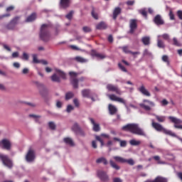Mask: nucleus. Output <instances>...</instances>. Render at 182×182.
Instances as JSON below:
<instances>
[{
	"instance_id": "nucleus-3",
	"label": "nucleus",
	"mask_w": 182,
	"mask_h": 182,
	"mask_svg": "<svg viewBox=\"0 0 182 182\" xmlns=\"http://www.w3.org/2000/svg\"><path fill=\"white\" fill-rule=\"evenodd\" d=\"M69 75L70 76V84L73 85L74 89L78 88L79 82H83L86 79L85 77H81L80 78L77 79L76 77L79 75V73L75 72H70Z\"/></svg>"
},
{
	"instance_id": "nucleus-12",
	"label": "nucleus",
	"mask_w": 182,
	"mask_h": 182,
	"mask_svg": "<svg viewBox=\"0 0 182 182\" xmlns=\"http://www.w3.org/2000/svg\"><path fill=\"white\" fill-rule=\"evenodd\" d=\"M168 119L171 121V122L174 123V127L176 129H182V125H178L182 124V120L173 117H169Z\"/></svg>"
},
{
	"instance_id": "nucleus-2",
	"label": "nucleus",
	"mask_w": 182,
	"mask_h": 182,
	"mask_svg": "<svg viewBox=\"0 0 182 182\" xmlns=\"http://www.w3.org/2000/svg\"><path fill=\"white\" fill-rule=\"evenodd\" d=\"M50 27L48 24H43L40 30V38L45 42L50 40V32L49 28Z\"/></svg>"
},
{
	"instance_id": "nucleus-30",
	"label": "nucleus",
	"mask_w": 182,
	"mask_h": 182,
	"mask_svg": "<svg viewBox=\"0 0 182 182\" xmlns=\"http://www.w3.org/2000/svg\"><path fill=\"white\" fill-rule=\"evenodd\" d=\"M74 60L75 61H77V63H86L87 60L82 57L80 56H77L74 58Z\"/></svg>"
},
{
	"instance_id": "nucleus-17",
	"label": "nucleus",
	"mask_w": 182,
	"mask_h": 182,
	"mask_svg": "<svg viewBox=\"0 0 182 182\" xmlns=\"http://www.w3.org/2000/svg\"><path fill=\"white\" fill-rule=\"evenodd\" d=\"M97 175L102 181L107 182L109 181V177L105 172L100 171H98Z\"/></svg>"
},
{
	"instance_id": "nucleus-53",
	"label": "nucleus",
	"mask_w": 182,
	"mask_h": 182,
	"mask_svg": "<svg viewBox=\"0 0 182 182\" xmlns=\"http://www.w3.org/2000/svg\"><path fill=\"white\" fill-rule=\"evenodd\" d=\"M118 66H119V69H120L122 71H123V72H124V73H127V69H126L121 63H119V64H118Z\"/></svg>"
},
{
	"instance_id": "nucleus-21",
	"label": "nucleus",
	"mask_w": 182,
	"mask_h": 182,
	"mask_svg": "<svg viewBox=\"0 0 182 182\" xmlns=\"http://www.w3.org/2000/svg\"><path fill=\"white\" fill-rule=\"evenodd\" d=\"M91 55L92 57H96L97 58H99V59H104V58H105V55L98 53L95 50H91Z\"/></svg>"
},
{
	"instance_id": "nucleus-18",
	"label": "nucleus",
	"mask_w": 182,
	"mask_h": 182,
	"mask_svg": "<svg viewBox=\"0 0 182 182\" xmlns=\"http://www.w3.org/2000/svg\"><path fill=\"white\" fill-rule=\"evenodd\" d=\"M154 22L157 25V26H162L164 24V21L162 19L161 16L160 15H157L155 16L154 18Z\"/></svg>"
},
{
	"instance_id": "nucleus-14",
	"label": "nucleus",
	"mask_w": 182,
	"mask_h": 182,
	"mask_svg": "<svg viewBox=\"0 0 182 182\" xmlns=\"http://www.w3.org/2000/svg\"><path fill=\"white\" fill-rule=\"evenodd\" d=\"M36 84L38 85V86L40 87L39 88V91H40V94L41 95L42 97H46V95H48V88H46V87H45V85H43V84L36 82Z\"/></svg>"
},
{
	"instance_id": "nucleus-9",
	"label": "nucleus",
	"mask_w": 182,
	"mask_h": 182,
	"mask_svg": "<svg viewBox=\"0 0 182 182\" xmlns=\"http://www.w3.org/2000/svg\"><path fill=\"white\" fill-rule=\"evenodd\" d=\"M0 147H1L3 149L9 151L12 147V144H11V141H9V140L4 139L0 141Z\"/></svg>"
},
{
	"instance_id": "nucleus-5",
	"label": "nucleus",
	"mask_w": 182,
	"mask_h": 182,
	"mask_svg": "<svg viewBox=\"0 0 182 182\" xmlns=\"http://www.w3.org/2000/svg\"><path fill=\"white\" fill-rule=\"evenodd\" d=\"M152 127L158 132L163 131L165 134L171 135L172 136H176V134L171 131L165 129L160 124L152 122Z\"/></svg>"
},
{
	"instance_id": "nucleus-32",
	"label": "nucleus",
	"mask_w": 182,
	"mask_h": 182,
	"mask_svg": "<svg viewBox=\"0 0 182 182\" xmlns=\"http://www.w3.org/2000/svg\"><path fill=\"white\" fill-rule=\"evenodd\" d=\"M172 45L176 47H181V43L177 40L176 38H173L172 41Z\"/></svg>"
},
{
	"instance_id": "nucleus-31",
	"label": "nucleus",
	"mask_w": 182,
	"mask_h": 182,
	"mask_svg": "<svg viewBox=\"0 0 182 182\" xmlns=\"http://www.w3.org/2000/svg\"><path fill=\"white\" fill-rule=\"evenodd\" d=\"M113 159L118 163H125L126 159L120 156H114Z\"/></svg>"
},
{
	"instance_id": "nucleus-28",
	"label": "nucleus",
	"mask_w": 182,
	"mask_h": 182,
	"mask_svg": "<svg viewBox=\"0 0 182 182\" xmlns=\"http://www.w3.org/2000/svg\"><path fill=\"white\" fill-rule=\"evenodd\" d=\"M82 95L84 97H89L90 95V90L88 89H85L82 90Z\"/></svg>"
},
{
	"instance_id": "nucleus-55",
	"label": "nucleus",
	"mask_w": 182,
	"mask_h": 182,
	"mask_svg": "<svg viewBox=\"0 0 182 182\" xmlns=\"http://www.w3.org/2000/svg\"><path fill=\"white\" fill-rule=\"evenodd\" d=\"M29 117L36 119V122H39V121L38 120V118H41V117H39V116H38V115H35V114H30Z\"/></svg>"
},
{
	"instance_id": "nucleus-38",
	"label": "nucleus",
	"mask_w": 182,
	"mask_h": 182,
	"mask_svg": "<svg viewBox=\"0 0 182 182\" xmlns=\"http://www.w3.org/2000/svg\"><path fill=\"white\" fill-rule=\"evenodd\" d=\"M55 72H56V73H57L58 75H59L60 77H62L63 79H65V78H66L65 74L63 72H62L61 70H55Z\"/></svg>"
},
{
	"instance_id": "nucleus-16",
	"label": "nucleus",
	"mask_w": 182,
	"mask_h": 182,
	"mask_svg": "<svg viewBox=\"0 0 182 182\" xmlns=\"http://www.w3.org/2000/svg\"><path fill=\"white\" fill-rule=\"evenodd\" d=\"M70 6V0H60V7L63 9H66Z\"/></svg>"
},
{
	"instance_id": "nucleus-27",
	"label": "nucleus",
	"mask_w": 182,
	"mask_h": 182,
	"mask_svg": "<svg viewBox=\"0 0 182 182\" xmlns=\"http://www.w3.org/2000/svg\"><path fill=\"white\" fill-rule=\"evenodd\" d=\"M141 42L144 46H149L150 45V38L149 36H144L141 39Z\"/></svg>"
},
{
	"instance_id": "nucleus-57",
	"label": "nucleus",
	"mask_w": 182,
	"mask_h": 182,
	"mask_svg": "<svg viewBox=\"0 0 182 182\" xmlns=\"http://www.w3.org/2000/svg\"><path fill=\"white\" fill-rule=\"evenodd\" d=\"M125 163H128L129 164H130L132 166H133L134 164V161L132 159H129V160L126 159Z\"/></svg>"
},
{
	"instance_id": "nucleus-34",
	"label": "nucleus",
	"mask_w": 182,
	"mask_h": 182,
	"mask_svg": "<svg viewBox=\"0 0 182 182\" xmlns=\"http://www.w3.org/2000/svg\"><path fill=\"white\" fill-rule=\"evenodd\" d=\"M51 80L55 82H60V79L56 74H54L51 76Z\"/></svg>"
},
{
	"instance_id": "nucleus-23",
	"label": "nucleus",
	"mask_w": 182,
	"mask_h": 182,
	"mask_svg": "<svg viewBox=\"0 0 182 182\" xmlns=\"http://www.w3.org/2000/svg\"><path fill=\"white\" fill-rule=\"evenodd\" d=\"M101 137L109 138V136L107 134H102L100 136H97V135L95 136L96 140H97L98 141L100 142L101 146H104V141L101 139Z\"/></svg>"
},
{
	"instance_id": "nucleus-41",
	"label": "nucleus",
	"mask_w": 182,
	"mask_h": 182,
	"mask_svg": "<svg viewBox=\"0 0 182 182\" xmlns=\"http://www.w3.org/2000/svg\"><path fill=\"white\" fill-rule=\"evenodd\" d=\"M74 96V94L72 92H67L65 94V100H69L71 98H73Z\"/></svg>"
},
{
	"instance_id": "nucleus-63",
	"label": "nucleus",
	"mask_w": 182,
	"mask_h": 182,
	"mask_svg": "<svg viewBox=\"0 0 182 182\" xmlns=\"http://www.w3.org/2000/svg\"><path fill=\"white\" fill-rule=\"evenodd\" d=\"M168 104V102L166 100H163L162 101H161V105H163V106H166V105H167Z\"/></svg>"
},
{
	"instance_id": "nucleus-6",
	"label": "nucleus",
	"mask_w": 182,
	"mask_h": 182,
	"mask_svg": "<svg viewBox=\"0 0 182 182\" xmlns=\"http://www.w3.org/2000/svg\"><path fill=\"white\" fill-rule=\"evenodd\" d=\"M106 88H107V91L109 92H114L118 95H121L122 94V91L120 90V89L118 87L117 85H114L112 84H108L106 86Z\"/></svg>"
},
{
	"instance_id": "nucleus-11",
	"label": "nucleus",
	"mask_w": 182,
	"mask_h": 182,
	"mask_svg": "<svg viewBox=\"0 0 182 182\" xmlns=\"http://www.w3.org/2000/svg\"><path fill=\"white\" fill-rule=\"evenodd\" d=\"M72 130L76 134L81 136H85V132L79 127L77 123H75L72 127Z\"/></svg>"
},
{
	"instance_id": "nucleus-59",
	"label": "nucleus",
	"mask_w": 182,
	"mask_h": 182,
	"mask_svg": "<svg viewBox=\"0 0 182 182\" xmlns=\"http://www.w3.org/2000/svg\"><path fill=\"white\" fill-rule=\"evenodd\" d=\"M73 103L75 105V107H79L80 103H79V101H78L77 99H74L73 100Z\"/></svg>"
},
{
	"instance_id": "nucleus-7",
	"label": "nucleus",
	"mask_w": 182,
	"mask_h": 182,
	"mask_svg": "<svg viewBox=\"0 0 182 182\" xmlns=\"http://www.w3.org/2000/svg\"><path fill=\"white\" fill-rule=\"evenodd\" d=\"M36 158L35 155V150H33L32 148H30L26 155V160L27 162H33L35 161V159Z\"/></svg>"
},
{
	"instance_id": "nucleus-13",
	"label": "nucleus",
	"mask_w": 182,
	"mask_h": 182,
	"mask_svg": "<svg viewBox=\"0 0 182 182\" xmlns=\"http://www.w3.org/2000/svg\"><path fill=\"white\" fill-rule=\"evenodd\" d=\"M129 33L133 34L137 28V21L136 19H131L129 21Z\"/></svg>"
},
{
	"instance_id": "nucleus-35",
	"label": "nucleus",
	"mask_w": 182,
	"mask_h": 182,
	"mask_svg": "<svg viewBox=\"0 0 182 182\" xmlns=\"http://www.w3.org/2000/svg\"><path fill=\"white\" fill-rule=\"evenodd\" d=\"M15 25L12 21H10V23L6 26V28L7 30H14L15 29Z\"/></svg>"
},
{
	"instance_id": "nucleus-40",
	"label": "nucleus",
	"mask_w": 182,
	"mask_h": 182,
	"mask_svg": "<svg viewBox=\"0 0 182 182\" xmlns=\"http://www.w3.org/2000/svg\"><path fill=\"white\" fill-rule=\"evenodd\" d=\"M129 144L132 145V146H139L140 144H141V141H136L135 139H132L129 141Z\"/></svg>"
},
{
	"instance_id": "nucleus-51",
	"label": "nucleus",
	"mask_w": 182,
	"mask_h": 182,
	"mask_svg": "<svg viewBox=\"0 0 182 182\" xmlns=\"http://www.w3.org/2000/svg\"><path fill=\"white\" fill-rule=\"evenodd\" d=\"M82 31L85 32V33H90L91 32V28L90 27H87V26H84L82 28Z\"/></svg>"
},
{
	"instance_id": "nucleus-20",
	"label": "nucleus",
	"mask_w": 182,
	"mask_h": 182,
	"mask_svg": "<svg viewBox=\"0 0 182 182\" xmlns=\"http://www.w3.org/2000/svg\"><path fill=\"white\" fill-rule=\"evenodd\" d=\"M89 119H90L91 124L93 125V127H92L93 131L95 132H100V124H96L95 122V120L92 118H90Z\"/></svg>"
},
{
	"instance_id": "nucleus-26",
	"label": "nucleus",
	"mask_w": 182,
	"mask_h": 182,
	"mask_svg": "<svg viewBox=\"0 0 182 182\" xmlns=\"http://www.w3.org/2000/svg\"><path fill=\"white\" fill-rule=\"evenodd\" d=\"M63 141L68 144V145H70L71 146H73L75 145L73 139L70 137H65L63 139Z\"/></svg>"
},
{
	"instance_id": "nucleus-15",
	"label": "nucleus",
	"mask_w": 182,
	"mask_h": 182,
	"mask_svg": "<svg viewBox=\"0 0 182 182\" xmlns=\"http://www.w3.org/2000/svg\"><path fill=\"white\" fill-rule=\"evenodd\" d=\"M138 90L144 96L146 97H151V93L146 89L144 85H141V87L138 88Z\"/></svg>"
},
{
	"instance_id": "nucleus-25",
	"label": "nucleus",
	"mask_w": 182,
	"mask_h": 182,
	"mask_svg": "<svg viewBox=\"0 0 182 182\" xmlns=\"http://www.w3.org/2000/svg\"><path fill=\"white\" fill-rule=\"evenodd\" d=\"M107 28V24H106L105 22H103V21L100 22V23H98V24L96 26V28H97V30H105V29H106Z\"/></svg>"
},
{
	"instance_id": "nucleus-36",
	"label": "nucleus",
	"mask_w": 182,
	"mask_h": 182,
	"mask_svg": "<svg viewBox=\"0 0 182 182\" xmlns=\"http://www.w3.org/2000/svg\"><path fill=\"white\" fill-rule=\"evenodd\" d=\"M109 164H110V166L113 168H114L116 170H119L120 169V167L117 164H116V163H114L112 160L109 161Z\"/></svg>"
},
{
	"instance_id": "nucleus-33",
	"label": "nucleus",
	"mask_w": 182,
	"mask_h": 182,
	"mask_svg": "<svg viewBox=\"0 0 182 182\" xmlns=\"http://www.w3.org/2000/svg\"><path fill=\"white\" fill-rule=\"evenodd\" d=\"M97 164L103 163L105 165L107 164V161L105 158L101 157L96 160Z\"/></svg>"
},
{
	"instance_id": "nucleus-22",
	"label": "nucleus",
	"mask_w": 182,
	"mask_h": 182,
	"mask_svg": "<svg viewBox=\"0 0 182 182\" xmlns=\"http://www.w3.org/2000/svg\"><path fill=\"white\" fill-rule=\"evenodd\" d=\"M109 112L111 115H114L117 113V109L114 105L109 104L108 106Z\"/></svg>"
},
{
	"instance_id": "nucleus-48",
	"label": "nucleus",
	"mask_w": 182,
	"mask_h": 182,
	"mask_svg": "<svg viewBox=\"0 0 182 182\" xmlns=\"http://www.w3.org/2000/svg\"><path fill=\"white\" fill-rule=\"evenodd\" d=\"M139 14H141L144 18H147V12L145 9L140 10Z\"/></svg>"
},
{
	"instance_id": "nucleus-43",
	"label": "nucleus",
	"mask_w": 182,
	"mask_h": 182,
	"mask_svg": "<svg viewBox=\"0 0 182 182\" xmlns=\"http://www.w3.org/2000/svg\"><path fill=\"white\" fill-rule=\"evenodd\" d=\"M155 117H156V119H157V121L159 122H164L166 120V117L164 116L156 115Z\"/></svg>"
},
{
	"instance_id": "nucleus-46",
	"label": "nucleus",
	"mask_w": 182,
	"mask_h": 182,
	"mask_svg": "<svg viewBox=\"0 0 182 182\" xmlns=\"http://www.w3.org/2000/svg\"><path fill=\"white\" fill-rule=\"evenodd\" d=\"M161 37L164 40L167 41L168 43H171L170 36L168 34L165 33V34L162 35Z\"/></svg>"
},
{
	"instance_id": "nucleus-19",
	"label": "nucleus",
	"mask_w": 182,
	"mask_h": 182,
	"mask_svg": "<svg viewBox=\"0 0 182 182\" xmlns=\"http://www.w3.org/2000/svg\"><path fill=\"white\" fill-rule=\"evenodd\" d=\"M122 13V9L119 7H116L114 11H113V14H112V18L113 20L116 21L117 16L121 14Z\"/></svg>"
},
{
	"instance_id": "nucleus-39",
	"label": "nucleus",
	"mask_w": 182,
	"mask_h": 182,
	"mask_svg": "<svg viewBox=\"0 0 182 182\" xmlns=\"http://www.w3.org/2000/svg\"><path fill=\"white\" fill-rule=\"evenodd\" d=\"M155 182H167V179L161 176H158L155 178Z\"/></svg>"
},
{
	"instance_id": "nucleus-61",
	"label": "nucleus",
	"mask_w": 182,
	"mask_h": 182,
	"mask_svg": "<svg viewBox=\"0 0 182 182\" xmlns=\"http://www.w3.org/2000/svg\"><path fill=\"white\" fill-rule=\"evenodd\" d=\"M14 9H15V7H14L13 6H9V7L6 9V11L7 12H9V11H14Z\"/></svg>"
},
{
	"instance_id": "nucleus-10",
	"label": "nucleus",
	"mask_w": 182,
	"mask_h": 182,
	"mask_svg": "<svg viewBox=\"0 0 182 182\" xmlns=\"http://www.w3.org/2000/svg\"><path fill=\"white\" fill-rule=\"evenodd\" d=\"M107 97L109 98L110 100L114 101V102H118L119 103L123 104L124 105H125L127 107V102L123 98L117 97L115 95H113V94L108 95ZM127 108L128 109L127 107Z\"/></svg>"
},
{
	"instance_id": "nucleus-44",
	"label": "nucleus",
	"mask_w": 182,
	"mask_h": 182,
	"mask_svg": "<svg viewBox=\"0 0 182 182\" xmlns=\"http://www.w3.org/2000/svg\"><path fill=\"white\" fill-rule=\"evenodd\" d=\"M91 14H92V16L95 20H97V19H98V15H97V14H96V13L95 12V8H94V7L92 8Z\"/></svg>"
},
{
	"instance_id": "nucleus-58",
	"label": "nucleus",
	"mask_w": 182,
	"mask_h": 182,
	"mask_svg": "<svg viewBox=\"0 0 182 182\" xmlns=\"http://www.w3.org/2000/svg\"><path fill=\"white\" fill-rule=\"evenodd\" d=\"M73 109H74V108H73V106L68 105V107H67L66 111H67L68 112H70L72 110H73Z\"/></svg>"
},
{
	"instance_id": "nucleus-45",
	"label": "nucleus",
	"mask_w": 182,
	"mask_h": 182,
	"mask_svg": "<svg viewBox=\"0 0 182 182\" xmlns=\"http://www.w3.org/2000/svg\"><path fill=\"white\" fill-rule=\"evenodd\" d=\"M153 158H154V160L158 161L159 164H165L164 161L160 160V157L159 156H155Z\"/></svg>"
},
{
	"instance_id": "nucleus-4",
	"label": "nucleus",
	"mask_w": 182,
	"mask_h": 182,
	"mask_svg": "<svg viewBox=\"0 0 182 182\" xmlns=\"http://www.w3.org/2000/svg\"><path fill=\"white\" fill-rule=\"evenodd\" d=\"M139 107L146 111H151L152 107H155V103L149 100H144L143 102L139 104Z\"/></svg>"
},
{
	"instance_id": "nucleus-24",
	"label": "nucleus",
	"mask_w": 182,
	"mask_h": 182,
	"mask_svg": "<svg viewBox=\"0 0 182 182\" xmlns=\"http://www.w3.org/2000/svg\"><path fill=\"white\" fill-rule=\"evenodd\" d=\"M36 14L35 13H33L31 16L27 17V18L26 19V22L31 23V22H33V21H36Z\"/></svg>"
},
{
	"instance_id": "nucleus-52",
	"label": "nucleus",
	"mask_w": 182,
	"mask_h": 182,
	"mask_svg": "<svg viewBox=\"0 0 182 182\" xmlns=\"http://www.w3.org/2000/svg\"><path fill=\"white\" fill-rule=\"evenodd\" d=\"M162 60L165 63H166L168 65H169V60H168V57L167 55H164L162 57Z\"/></svg>"
},
{
	"instance_id": "nucleus-8",
	"label": "nucleus",
	"mask_w": 182,
	"mask_h": 182,
	"mask_svg": "<svg viewBox=\"0 0 182 182\" xmlns=\"http://www.w3.org/2000/svg\"><path fill=\"white\" fill-rule=\"evenodd\" d=\"M0 159L1 160L3 164L9 168H12V161L9 159V157L8 156L0 154Z\"/></svg>"
},
{
	"instance_id": "nucleus-56",
	"label": "nucleus",
	"mask_w": 182,
	"mask_h": 182,
	"mask_svg": "<svg viewBox=\"0 0 182 182\" xmlns=\"http://www.w3.org/2000/svg\"><path fill=\"white\" fill-rule=\"evenodd\" d=\"M143 55H144V56H146V55L150 56V55H151V53H149L147 49H146V50L144 51Z\"/></svg>"
},
{
	"instance_id": "nucleus-60",
	"label": "nucleus",
	"mask_w": 182,
	"mask_h": 182,
	"mask_svg": "<svg viewBox=\"0 0 182 182\" xmlns=\"http://www.w3.org/2000/svg\"><path fill=\"white\" fill-rule=\"evenodd\" d=\"M169 17H170V19L171 20H175V16H174V14H173V12L172 11H170V13H169Z\"/></svg>"
},
{
	"instance_id": "nucleus-42",
	"label": "nucleus",
	"mask_w": 182,
	"mask_h": 182,
	"mask_svg": "<svg viewBox=\"0 0 182 182\" xmlns=\"http://www.w3.org/2000/svg\"><path fill=\"white\" fill-rule=\"evenodd\" d=\"M21 19V16H16L14 18H13L11 22H12L15 26L19 23V20Z\"/></svg>"
},
{
	"instance_id": "nucleus-62",
	"label": "nucleus",
	"mask_w": 182,
	"mask_h": 182,
	"mask_svg": "<svg viewBox=\"0 0 182 182\" xmlns=\"http://www.w3.org/2000/svg\"><path fill=\"white\" fill-rule=\"evenodd\" d=\"M135 1H128L127 2V6H133L134 4Z\"/></svg>"
},
{
	"instance_id": "nucleus-54",
	"label": "nucleus",
	"mask_w": 182,
	"mask_h": 182,
	"mask_svg": "<svg viewBox=\"0 0 182 182\" xmlns=\"http://www.w3.org/2000/svg\"><path fill=\"white\" fill-rule=\"evenodd\" d=\"M48 126H49L50 129L52 130H54L55 129V124L52 122L48 123Z\"/></svg>"
},
{
	"instance_id": "nucleus-29",
	"label": "nucleus",
	"mask_w": 182,
	"mask_h": 182,
	"mask_svg": "<svg viewBox=\"0 0 182 182\" xmlns=\"http://www.w3.org/2000/svg\"><path fill=\"white\" fill-rule=\"evenodd\" d=\"M113 140L115 141H119L120 143L121 147H125L127 146L126 141H121L119 138H117V137L113 138Z\"/></svg>"
},
{
	"instance_id": "nucleus-37",
	"label": "nucleus",
	"mask_w": 182,
	"mask_h": 182,
	"mask_svg": "<svg viewBox=\"0 0 182 182\" xmlns=\"http://www.w3.org/2000/svg\"><path fill=\"white\" fill-rule=\"evenodd\" d=\"M157 46L160 48H165V45H164V41L160 40V39L157 40Z\"/></svg>"
},
{
	"instance_id": "nucleus-47",
	"label": "nucleus",
	"mask_w": 182,
	"mask_h": 182,
	"mask_svg": "<svg viewBox=\"0 0 182 182\" xmlns=\"http://www.w3.org/2000/svg\"><path fill=\"white\" fill-rule=\"evenodd\" d=\"M33 63H41V60H38V56L36 55H33Z\"/></svg>"
},
{
	"instance_id": "nucleus-50",
	"label": "nucleus",
	"mask_w": 182,
	"mask_h": 182,
	"mask_svg": "<svg viewBox=\"0 0 182 182\" xmlns=\"http://www.w3.org/2000/svg\"><path fill=\"white\" fill-rule=\"evenodd\" d=\"M121 48L122 49L123 52L127 54L131 53V51L129 50L127 46H124V47H122Z\"/></svg>"
},
{
	"instance_id": "nucleus-1",
	"label": "nucleus",
	"mask_w": 182,
	"mask_h": 182,
	"mask_svg": "<svg viewBox=\"0 0 182 182\" xmlns=\"http://www.w3.org/2000/svg\"><path fill=\"white\" fill-rule=\"evenodd\" d=\"M122 130L134 134L146 136V134L137 124H128L122 127Z\"/></svg>"
},
{
	"instance_id": "nucleus-64",
	"label": "nucleus",
	"mask_w": 182,
	"mask_h": 182,
	"mask_svg": "<svg viewBox=\"0 0 182 182\" xmlns=\"http://www.w3.org/2000/svg\"><path fill=\"white\" fill-rule=\"evenodd\" d=\"M177 14H178V18L181 20H182V11H178Z\"/></svg>"
},
{
	"instance_id": "nucleus-49",
	"label": "nucleus",
	"mask_w": 182,
	"mask_h": 182,
	"mask_svg": "<svg viewBox=\"0 0 182 182\" xmlns=\"http://www.w3.org/2000/svg\"><path fill=\"white\" fill-rule=\"evenodd\" d=\"M73 14H74L73 11H70V13L65 16L66 18H68V20H71L73 18Z\"/></svg>"
}]
</instances>
